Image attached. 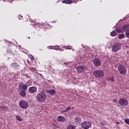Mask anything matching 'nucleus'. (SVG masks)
I'll return each instance as SVG.
<instances>
[{
  "label": "nucleus",
  "mask_w": 129,
  "mask_h": 129,
  "mask_svg": "<svg viewBox=\"0 0 129 129\" xmlns=\"http://www.w3.org/2000/svg\"><path fill=\"white\" fill-rule=\"evenodd\" d=\"M110 35L111 36V37H115V36L117 35V34L115 31H113L110 33Z\"/></svg>",
  "instance_id": "20"
},
{
  "label": "nucleus",
  "mask_w": 129,
  "mask_h": 129,
  "mask_svg": "<svg viewBox=\"0 0 129 129\" xmlns=\"http://www.w3.org/2000/svg\"><path fill=\"white\" fill-rule=\"evenodd\" d=\"M91 126V122L89 121L84 122L82 124V127L85 129H88Z\"/></svg>",
  "instance_id": "9"
},
{
  "label": "nucleus",
  "mask_w": 129,
  "mask_h": 129,
  "mask_svg": "<svg viewBox=\"0 0 129 129\" xmlns=\"http://www.w3.org/2000/svg\"><path fill=\"white\" fill-rule=\"evenodd\" d=\"M115 31L117 32V33H122V32H123L124 30L122 29H122L121 28H118L115 29Z\"/></svg>",
  "instance_id": "19"
},
{
  "label": "nucleus",
  "mask_w": 129,
  "mask_h": 129,
  "mask_svg": "<svg viewBox=\"0 0 129 129\" xmlns=\"http://www.w3.org/2000/svg\"><path fill=\"white\" fill-rule=\"evenodd\" d=\"M11 66L13 67V68L16 69V68H19V64L16 63V62H13Z\"/></svg>",
  "instance_id": "14"
},
{
  "label": "nucleus",
  "mask_w": 129,
  "mask_h": 129,
  "mask_svg": "<svg viewBox=\"0 0 129 129\" xmlns=\"http://www.w3.org/2000/svg\"><path fill=\"white\" fill-rule=\"evenodd\" d=\"M71 109V107H68L65 110L62 111V112H66L67 111H69Z\"/></svg>",
  "instance_id": "22"
},
{
  "label": "nucleus",
  "mask_w": 129,
  "mask_h": 129,
  "mask_svg": "<svg viewBox=\"0 0 129 129\" xmlns=\"http://www.w3.org/2000/svg\"><path fill=\"white\" fill-rule=\"evenodd\" d=\"M19 88L23 91H27L28 90V85L24 84L23 83H20L19 84Z\"/></svg>",
  "instance_id": "8"
},
{
  "label": "nucleus",
  "mask_w": 129,
  "mask_h": 129,
  "mask_svg": "<svg viewBox=\"0 0 129 129\" xmlns=\"http://www.w3.org/2000/svg\"><path fill=\"white\" fill-rule=\"evenodd\" d=\"M123 31H125V35L127 38H129V24H126L122 27Z\"/></svg>",
  "instance_id": "7"
},
{
  "label": "nucleus",
  "mask_w": 129,
  "mask_h": 129,
  "mask_svg": "<svg viewBox=\"0 0 129 129\" xmlns=\"http://www.w3.org/2000/svg\"><path fill=\"white\" fill-rule=\"evenodd\" d=\"M29 58H30V59H31V60H35V57H34V56L32 54L29 55Z\"/></svg>",
  "instance_id": "24"
},
{
  "label": "nucleus",
  "mask_w": 129,
  "mask_h": 129,
  "mask_svg": "<svg viewBox=\"0 0 129 129\" xmlns=\"http://www.w3.org/2000/svg\"><path fill=\"white\" fill-rule=\"evenodd\" d=\"M124 122H125V123H126L127 124H129V119L128 118L124 119Z\"/></svg>",
  "instance_id": "25"
},
{
  "label": "nucleus",
  "mask_w": 129,
  "mask_h": 129,
  "mask_svg": "<svg viewBox=\"0 0 129 129\" xmlns=\"http://www.w3.org/2000/svg\"><path fill=\"white\" fill-rule=\"evenodd\" d=\"M48 49H53L54 50H56V49H54V46H48Z\"/></svg>",
  "instance_id": "27"
},
{
  "label": "nucleus",
  "mask_w": 129,
  "mask_h": 129,
  "mask_svg": "<svg viewBox=\"0 0 129 129\" xmlns=\"http://www.w3.org/2000/svg\"><path fill=\"white\" fill-rule=\"evenodd\" d=\"M47 92L48 94H50V95H53L56 93V92L54 90H47Z\"/></svg>",
  "instance_id": "16"
},
{
  "label": "nucleus",
  "mask_w": 129,
  "mask_h": 129,
  "mask_svg": "<svg viewBox=\"0 0 129 129\" xmlns=\"http://www.w3.org/2000/svg\"><path fill=\"white\" fill-rule=\"evenodd\" d=\"M71 50V47L70 46H67V48H66V50Z\"/></svg>",
  "instance_id": "28"
},
{
  "label": "nucleus",
  "mask_w": 129,
  "mask_h": 129,
  "mask_svg": "<svg viewBox=\"0 0 129 129\" xmlns=\"http://www.w3.org/2000/svg\"><path fill=\"white\" fill-rule=\"evenodd\" d=\"M118 103L120 105H121L122 106H126L128 105V101L125 98H120L118 101Z\"/></svg>",
  "instance_id": "5"
},
{
  "label": "nucleus",
  "mask_w": 129,
  "mask_h": 129,
  "mask_svg": "<svg viewBox=\"0 0 129 129\" xmlns=\"http://www.w3.org/2000/svg\"><path fill=\"white\" fill-rule=\"evenodd\" d=\"M93 63L95 67H99L101 65V62L99 58H95L94 59Z\"/></svg>",
  "instance_id": "10"
},
{
  "label": "nucleus",
  "mask_w": 129,
  "mask_h": 129,
  "mask_svg": "<svg viewBox=\"0 0 129 129\" xmlns=\"http://www.w3.org/2000/svg\"><path fill=\"white\" fill-rule=\"evenodd\" d=\"M103 82V84L102 85V86H105V83H104V82Z\"/></svg>",
  "instance_id": "29"
},
{
  "label": "nucleus",
  "mask_w": 129,
  "mask_h": 129,
  "mask_svg": "<svg viewBox=\"0 0 129 129\" xmlns=\"http://www.w3.org/2000/svg\"><path fill=\"white\" fill-rule=\"evenodd\" d=\"M118 71L121 75L126 74V69L125 68V67L122 64H120L118 66Z\"/></svg>",
  "instance_id": "4"
},
{
  "label": "nucleus",
  "mask_w": 129,
  "mask_h": 129,
  "mask_svg": "<svg viewBox=\"0 0 129 129\" xmlns=\"http://www.w3.org/2000/svg\"><path fill=\"white\" fill-rule=\"evenodd\" d=\"M46 99H47V96L44 92H40L37 94V100L38 102H44V101H46Z\"/></svg>",
  "instance_id": "1"
},
{
  "label": "nucleus",
  "mask_w": 129,
  "mask_h": 129,
  "mask_svg": "<svg viewBox=\"0 0 129 129\" xmlns=\"http://www.w3.org/2000/svg\"><path fill=\"white\" fill-rule=\"evenodd\" d=\"M94 76L97 78H102L104 76V72L101 70H96L94 72Z\"/></svg>",
  "instance_id": "2"
},
{
  "label": "nucleus",
  "mask_w": 129,
  "mask_h": 129,
  "mask_svg": "<svg viewBox=\"0 0 129 129\" xmlns=\"http://www.w3.org/2000/svg\"><path fill=\"white\" fill-rule=\"evenodd\" d=\"M28 91L30 93H34L37 91V87L35 86L30 87L28 89Z\"/></svg>",
  "instance_id": "12"
},
{
  "label": "nucleus",
  "mask_w": 129,
  "mask_h": 129,
  "mask_svg": "<svg viewBox=\"0 0 129 129\" xmlns=\"http://www.w3.org/2000/svg\"><path fill=\"white\" fill-rule=\"evenodd\" d=\"M26 91H21L20 92V95L21 97H26V95H27V93L25 92Z\"/></svg>",
  "instance_id": "15"
},
{
  "label": "nucleus",
  "mask_w": 129,
  "mask_h": 129,
  "mask_svg": "<svg viewBox=\"0 0 129 129\" xmlns=\"http://www.w3.org/2000/svg\"><path fill=\"white\" fill-rule=\"evenodd\" d=\"M60 51H64L63 49H59Z\"/></svg>",
  "instance_id": "31"
},
{
  "label": "nucleus",
  "mask_w": 129,
  "mask_h": 129,
  "mask_svg": "<svg viewBox=\"0 0 129 129\" xmlns=\"http://www.w3.org/2000/svg\"><path fill=\"white\" fill-rule=\"evenodd\" d=\"M68 129H75V127L73 125H70L68 126Z\"/></svg>",
  "instance_id": "23"
},
{
  "label": "nucleus",
  "mask_w": 129,
  "mask_h": 129,
  "mask_svg": "<svg viewBox=\"0 0 129 129\" xmlns=\"http://www.w3.org/2000/svg\"><path fill=\"white\" fill-rule=\"evenodd\" d=\"M57 120L60 121V122H63L65 121V117L63 116H58L57 117Z\"/></svg>",
  "instance_id": "13"
},
{
  "label": "nucleus",
  "mask_w": 129,
  "mask_h": 129,
  "mask_svg": "<svg viewBox=\"0 0 129 129\" xmlns=\"http://www.w3.org/2000/svg\"><path fill=\"white\" fill-rule=\"evenodd\" d=\"M116 123L117 124H119V122L117 121V122H116Z\"/></svg>",
  "instance_id": "30"
},
{
  "label": "nucleus",
  "mask_w": 129,
  "mask_h": 129,
  "mask_svg": "<svg viewBox=\"0 0 129 129\" xmlns=\"http://www.w3.org/2000/svg\"><path fill=\"white\" fill-rule=\"evenodd\" d=\"M124 38H125V36L123 34H121L118 36V39H119V40H121V39H124Z\"/></svg>",
  "instance_id": "18"
},
{
  "label": "nucleus",
  "mask_w": 129,
  "mask_h": 129,
  "mask_svg": "<svg viewBox=\"0 0 129 129\" xmlns=\"http://www.w3.org/2000/svg\"><path fill=\"white\" fill-rule=\"evenodd\" d=\"M107 80H108V81H114L113 80V78H112V77L107 78Z\"/></svg>",
  "instance_id": "26"
},
{
  "label": "nucleus",
  "mask_w": 129,
  "mask_h": 129,
  "mask_svg": "<svg viewBox=\"0 0 129 129\" xmlns=\"http://www.w3.org/2000/svg\"><path fill=\"white\" fill-rule=\"evenodd\" d=\"M19 106L23 109H26V108H28V103L25 100H21L19 102Z\"/></svg>",
  "instance_id": "6"
},
{
  "label": "nucleus",
  "mask_w": 129,
  "mask_h": 129,
  "mask_svg": "<svg viewBox=\"0 0 129 129\" xmlns=\"http://www.w3.org/2000/svg\"><path fill=\"white\" fill-rule=\"evenodd\" d=\"M63 4H68L69 5H70L72 4V1L71 0H63L62 1Z\"/></svg>",
  "instance_id": "17"
},
{
  "label": "nucleus",
  "mask_w": 129,
  "mask_h": 129,
  "mask_svg": "<svg viewBox=\"0 0 129 129\" xmlns=\"http://www.w3.org/2000/svg\"><path fill=\"white\" fill-rule=\"evenodd\" d=\"M120 49H121V45L119 43H115L111 47L112 52H117V51L120 50Z\"/></svg>",
  "instance_id": "3"
},
{
  "label": "nucleus",
  "mask_w": 129,
  "mask_h": 129,
  "mask_svg": "<svg viewBox=\"0 0 129 129\" xmlns=\"http://www.w3.org/2000/svg\"><path fill=\"white\" fill-rule=\"evenodd\" d=\"M16 118L17 120H19V121H22V120H23V118L20 115H17Z\"/></svg>",
  "instance_id": "21"
},
{
  "label": "nucleus",
  "mask_w": 129,
  "mask_h": 129,
  "mask_svg": "<svg viewBox=\"0 0 129 129\" xmlns=\"http://www.w3.org/2000/svg\"><path fill=\"white\" fill-rule=\"evenodd\" d=\"M29 39H31V38L30 37H28Z\"/></svg>",
  "instance_id": "32"
},
{
  "label": "nucleus",
  "mask_w": 129,
  "mask_h": 129,
  "mask_svg": "<svg viewBox=\"0 0 129 129\" xmlns=\"http://www.w3.org/2000/svg\"><path fill=\"white\" fill-rule=\"evenodd\" d=\"M77 71L78 72V73H82V72H85V71H86V68H85L84 66L78 67Z\"/></svg>",
  "instance_id": "11"
}]
</instances>
